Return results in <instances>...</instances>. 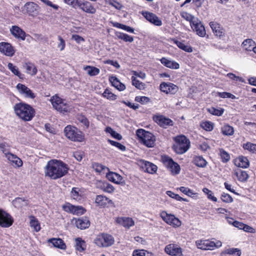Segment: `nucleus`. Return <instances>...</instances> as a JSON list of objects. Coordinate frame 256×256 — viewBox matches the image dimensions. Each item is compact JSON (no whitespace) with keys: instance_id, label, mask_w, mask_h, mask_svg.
Masks as SVG:
<instances>
[{"instance_id":"obj_1","label":"nucleus","mask_w":256,"mask_h":256,"mask_svg":"<svg viewBox=\"0 0 256 256\" xmlns=\"http://www.w3.org/2000/svg\"><path fill=\"white\" fill-rule=\"evenodd\" d=\"M68 166L56 160H49L44 170L45 176L52 180H56L66 175L68 172Z\"/></svg>"},{"instance_id":"obj_2","label":"nucleus","mask_w":256,"mask_h":256,"mask_svg":"<svg viewBox=\"0 0 256 256\" xmlns=\"http://www.w3.org/2000/svg\"><path fill=\"white\" fill-rule=\"evenodd\" d=\"M14 110L16 114L24 121H30L35 115L34 109L30 104L19 102L14 104Z\"/></svg>"},{"instance_id":"obj_3","label":"nucleus","mask_w":256,"mask_h":256,"mask_svg":"<svg viewBox=\"0 0 256 256\" xmlns=\"http://www.w3.org/2000/svg\"><path fill=\"white\" fill-rule=\"evenodd\" d=\"M173 140L174 144L172 148L177 154H182L190 148V142L184 136H176L173 138Z\"/></svg>"},{"instance_id":"obj_4","label":"nucleus","mask_w":256,"mask_h":256,"mask_svg":"<svg viewBox=\"0 0 256 256\" xmlns=\"http://www.w3.org/2000/svg\"><path fill=\"white\" fill-rule=\"evenodd\" d=\"M136 134L140 142L148 148H152L154 146L156 138L150 132L143 129H138Z\"/></svg>"},{"instance_id":"obj_5","label":"nucleus","mask_w":256,"mask_h":256,"mask_svg":"<svg viewBox=\"0 0 256 256\" xmlns=\"http://www.w3.org/2000/svg\"><path fill=\"white\" fill-rule=\"evenodd\" d=\"M64 133L68 138L74 142H82L84 139L83 133L76 128L71 126H66Z\"/></svg>"},{"instance_id":"obj_6","label":"nucleus","mask_w":256,"mask_h":256,"mask_svg":"<svg viewBox=\"0 0 256 256\" xmlns=\"http://www.w3.org/2000/svg\"><path fill=\"white\" fill-rule=\"evenodd\" d=\"M94 242L99 247H108L114 244V239L112 235L102 233L97 236Z\"/></svg>"},{"instance_id":"obj_7","label":"nucleus","mask_w":256,"mask_h":256,"mask_svg":"<svg viewBox=\"0 0 256 256\" xmlns=\"http://www.w3.org/2000/svg\"><path fill=\"white\" fill-rule=\"evenodd\" d=\"M196 244L198 248L204 250H212L214 248L222 246V242L220 240L216 242L209 240H200L196 241Z\"/></svg>"},{"instance_id":"obj_8","label":"nucleus","mask_w":256,"mask_h":256,"mask_svg":"<svg viewBox=\"0 0 256 256\" xmlns=\"http://www.w3.org/2000/svg\"><path fill=\"white\" fill-rule=\"evenodd\" d=\"M50 102L53 108L60 112H68L69 110L68 104L57 95L52 96L50 99Z\"/></svg>"},{"instance_id":"obj_9","label":"nucleus","mask_w":256,"mask_h":256,"mask_svg":"<svg viewBox=\"0 0 256 256\" xmlns=\"http://www.w3.org/2000/svg\"><path fill=\"white\" fill-rule=\"evenodd\" d=\"M162 160L165 166L172 174L175 175L179 174L180 168L177 163L168 156L164 157Z\"/></svg>"},{"instance_id":"obj_10","label":"nucleus","mask_w":256,"mask_h":256,"mask_svg":"<svg viewBox=\"0 0 256 256\" xmlns=\"http://www.w3.org/2000/svg\"><path fill=\"white\" fill-rule=\"evenodd\" d=\"M160 216L168 224L174 227H178L181 225V222L174 215L168 214L166 212H162L160 214Z\"/></svg>"},{"instance_id":"obj_11","label":"nucleus","mask_w":256,"mask_h":256,"mask_svg":"<svg viewBox=\"0 0 256 256\" xmlns=\"http://www.w3.org/2000/svg\"><path fill=\"white\" fill-rule=\"evenodd\" d=\"M62 208L66 212L76 215L82 214L86 212V210L82 206H75L70 203H66L63 205Z\"/></svg>"},{"instance_id":"obj_12","label":"nucleus","mask_w":256,"mask_h":256,"mask_svg":"<svg viewBox=\"0 0 256 256\" xmlns=\"http://www.w3.org/2000/svg\"><path fill=\"white\" fill-rule=\"evenodd\" d=\"M16 88L18 92L24 98L34 99L36 97V94L32 91L24 84L19 83L16 85Z\"/></svg>"},{"instance_id":"obj_13","label":"nucleus","mask_w":256,"mask_h":256,"mask_svg":"<svg viewBox=\"0 0 256 256\" xmlns=\"http://www.w3.org/2000/svg\"><path fill=\"white\" fill-rule=\"evenodd\" d=\"M116 222L126 228L129 229L134 225V221L130 217L120 216L118 217L115 220Z\"/></svg>"},{"instance_id":"obj_14","label":"nucleus","mask_w":256,"mask_h":256,"mask_svg":"<svg viewBox=\"0 0 256 256\" xmlns=\"http://www.w3.org/2000/svg\"><path fill=\"white\" fill-rule=\"evenodd\" d=\"M13 220L11 216L8 213L0 210V226L8 228L12 225Z\"/></svg>"},{"instance_id":"obj_15","label":"nucleus","mask_w":256,"mask_h":256,"mask_svg":"<svg viewBox=\"0 0 256 256\" xmlns=\"http://www.w3.org/2000/svg\"><path fill=\"white\" fill-rule=\"evenodd\" d=\"M165 252L168 254L172 256H182V251L181 248L175 244H170L165 248Z\"/></svg>"},{"instance_id":"obj_16","label":"nucleus","mask_w":256,"mask_h":256,"mask_svg":"<svg viewBox=\"0 0 256 256\" xmlns=\"http://www.w3.org/2000/svg\"><path fill=\"white\" fill-rule=\"evenodd\" d=\"M160 88L162 92L172 94H176L178 90L176 85L170 82H162L160 84Z\"/></svg>"},{"instance_id":"obj_17","label":"nucleus","mask_w":256,"mask_h":256,"mask_svg":"<svg viewBox=\"0 0 256 256\" xmlns=\"http://www.w3.org/2000/svg\"><path fill=\"white\" fill-rule=\"evenodd\" d=\"M154 121L161 127L166 128L173 125V122L170 118L163 116H157L154 117Z\"/></svg>"},{"instance_id":"obj_18","label":"nucleus","mask_w":256,"mask_h":256,"mask_svg":"<svg viewBox=\"0 0 256 256\" xmlns=\"http://www.w3.org/2000/svg\"><path fill=\"white\" fill-rule=\"evenodd\" d=\"M0 52L6 56H12L15 50L10 44L2 42L0 43Z\"/></svg>"},{"instance_id":"obj_19","label":"nucleus","mask_w":256,"mask_h":256,"mask_svg":"<svg viewBox=\"0 0 256 256\" xmlns=\"http://www.w3.org/2000/svg\"><path fill=\"white\" fill-rule=\"evenodd\" d=\"M143 16L150 22L156 26L162 25V20L154 14L148 12H142Z\"/></svg>"},{"instance_id":"obj_20","label":"nucleus","mask_w":256,"mask_h":256,"mask_svg":"<svg viewBox=\"0 0 256 256\" xmlns=\"http://www.w3.org/2000/svg\"><path fill=\"white\" fill-rule=\"evenodd\" d=\"M210 26L216 36L221 38L224 36V32L223 28L217 22H210Z\"/></svg>"},{"instance_id":"obj_21","label":"nucleus","mask_w":256,"mask_h":256,"mask_svg":"<svg viewBox=\"0 0 256 256\" xmlns=\"http://www.w3.org/2000/svg\"><path fill=\"white\" fill-rule=\"evenodd\" d=\"M78 8L88 14H94L96 12V9L92 4L88 1L80 2Z\"/></svg>"},{"instance_id":"obj_22","label":"nucleus","mask_w":256,"mask_h":256,"mask_svg":"<svg viewBox=\"0 0 256 256\" xmlns=\"http://www.w3.org/2000/svg\"><path fill=\"white\" fill-rule=\"evenodd\" d=\"M38 6L33 2H26L22 8V12L30 15L36 14L38 10Z\"/></svg>"},{"instance_id":"obj_23","label":"nucleus","mask_w":256,"mask_h":256,"mask_svg":"<svg viewBox=\"0 0 256 256\" xmlns=\"http://www.w3.org/2000/svg\"><path fill=\"white\" fill-rule=\"evenodd\" d=\"M6 157L14 166L19 168L22 166V160L16 156L12 153H6Z\"/></svg>"},{"instance_id":"obj_24","label":"nucleus","mask_w":256,"mask_h":256,"mask_svg":"<svg viewBox=\"0 0 256 256\" xmlns=\"http://www.w3.org/2000/svg\"><path fill=\"white\" fill-rule=\"evenodd\" d=\"M11 34L16 38L24 40L26 33L20 27L14 26L10 29Z\"/></svg>"},{"instance_id":"obj_25","label":"nucleus","mask_w":256,"mask_h":256,"mask_svg":"<svg viewBox=\"0 0 256 256\" xmlns=\"http://www.w3.org/2000/svg\"><path fill=\"white\" fill-rule=\"evenodd\" d=\"M193 17V26H194V29L196 32V34L201 37H204L206 34L205 28L202 22H196ZM197 21H198L197 20Z\"/></svg>"},{"instance_id":"obj_26","label":"nucleus","mask_w":256,"mask_h":256,"mask_svg":"<svg viewBox=\"0 0 256 256\" xmlns=\"http://www.w3.org/2000/svg\"><path fill=\"white\" fill-rule=\"evenodd\" d=\"M241 251L237 248H228L222 251L220 256H240Z\"/></svg>"},{"instance_id":"obj_27","label":"nucleus","mask_w":256,"mask_h":256,"mask_svg":"<svg viewBox=\"0 0 256 256\" xmlns=\"http://www.w3.org/2000/svg\"><path fill=\"white\" fill-rule=\"evenodd\" d=\"M160 61L161 63L165 66L172 69H178L180 68V64L175 61L171 60L166 58H162Z\"/></svg>"},{"instance_id":"obj_28","label":"nucleus","mask_w":256,"mask_h":256,"mask_svg":"<svg viewBox=\"0 0 256 256\" xmlns=\"http://www.w3.org/2000/svg\"><path fill=\"white\" fill-rule=\"evenodd\" d=\"M76 227L81 230L86 229L89 227L90 222L87 218H81L76 220Z\"/></svg>"},{"instance_id":"obj_29","label":"nucleus","mask_w":256,"mask_h":256,"mask_svg":"<svg viewBox=\"0 0 256 256\" xmlns=\"http://www.w3.org/2000/svg\"><path fill=\"white\" fill-rule=\"evenodd\" d=\"M234 174L236 176L238 180L242 182L246 181L248 178V175L247 172L240 168H238L234 170Z\"/></svg>"},{"instance_id":"obj_30","label":"nucleus","mask_w":256,"mask_h":256,"mask_svg":"<svg viewBox=\"0 0 256 256\" xmlns=\"http://www.w3.org/2000/svg\"><path fill=\"white\" fill-rule=\"evenodd\" d=\"M196 144L197 146L198 149L200 150L202 152H206L210 148V146L204 139V138L202 136L200 137L199 142H196Z\"/></svg>"},{"instance_id":"obj_31","label":"nucleus","mask_w":256,"mask_h":256,"mask_svg":"<svg viewBox=\"0 0 256 256\" xmlns=\"http://www.w3.org/2000/svg\"><path fill=\"white\" fill-rule=\"evenodd\" d=\"M95 202L99 206H104L108 204L112 203V200L105 196L98 195L96 196Z\"/></svg>"},{"instance_id":"obj_32","label":"nucleus","mask_w":256,"mask_h":256,"mask_svg":"<svg viewBox=\"0 0 256 256\" xmlns=\"http://www.w3.org/2000/svg\"><path fill=\"white\" fill-rule=\"evenodd\" d=\"M107 178L115 184H120L122 182V177L119 174L116 172H109L106 174Z\"/></svg>"},{"instance_id":"obj_33","label":"nucleus","mask_w":256,"mask_h":256,"mask_svg":"<svg viewBox=\"0 0 256 256\" xmlns=\"http://www.w3.org/2000/svg\"><path fill=\"white\" fill-rule=\"evenodd\" d=\"M48 242L52 243V245L56 248L62 250H64L66 248V246L64 241L60 238H53L50 239L48 240Z\"/></svg>"},{"instance_id":"obj_34","label":"nucleus","mask_w":256,"mask_h":256,"mask_svg":"<svg viewBox=\"0 0 256 256\" xmlns=\"http://www.w3.org/2000/svg\"><path fill=\"white\" fill-rule=\"evenodd\" d=\"M110 82L114 86L120 91L123 90L126 88L124 84L120 82L116 76L110 77Z\"/></svg>"},{"instance_id":"obj_35","label":"nucleus","mask_w":256,"mask_h":256,"mask_svg":"<svg viewBox=\"0 0 256 256\" xmlns=\"http://www.w3.org/2000/svg\"><path fill=\"white\" fill-rule=\"evenodd\" d=\"M82 192L78 188H73L70 192L71 197L76 200H80L82 197Z\"/></svg>"},{"instance_id":"obj_36","label":"nucleus","mask_w":256,"mask_h":256,"mask_svg":"<svg viewBox=\"0 0 256 256\" xmlns=\"http://www.w3.org/2000/svg\"><path fill=\"white\" fill-rule=\"evenodd\" d=\"M235 164L239 168H246L249 166V162L246 158L242 156L236 160Z\"/></svg>"},{"instance_id":"obj_37","label":"nucleus","mask_w":256,"mask_h":256,"mask_svg":"<svg viewBox=\"0 0 256 256\" xmlns=\"http://www.w3.org/2000/svg\"><path fill=\"white\" fill-rule=\"evenodd\" d=\"M115 34L118 38L126 42H132L134 41L133 37L126 34L116 32Z\"/></svg>"},{"instance_id":"obj_38","label":"nucleus","mask_w":256,"mask_h":256,"mask_svg":"<svg viewBox=\"0 0 256 256\" xmlns=\"http://www.w3.org/2000/svg\"><path fill=\"white\" fill-rule=\"evenodd\" d=\"M30 224L31 228L38 232L40 230V224L37 218L34 216H30Z\"/></svg>"},{"instance_id":"obj_39","label":"nucleus","mask_w":256,"mask_h":256,"mask_svg":"<svg viewBox=\"0 0 256 256\" xmlns=\"http://www.w3.org/2000/svg\"><path fill=\"white\" fill-rule=\"evenodd\" d=\"M84 70L87 72L88 74L90 76H96L100 72V70L96 67L87 66L84 68Z\"/></svg>"},{"instance_id":"obj_40","label":"nucleus","mask_w":256,"mask_h":256,"mask_svg":"<svg viewBox=\"0 0 256 256\" xmlns=\"http://www.w3.org/2000/svg\"><path fill=\"white\" fill-rule=\"evenodd\" d=\"M242 46L245 50L250 51L255 47V42L252 39H246L243 42Z\"/></svg>"},{"instance_id":"obj_41","label":"nucleus","mask_w":256,"mask_h":256,"mask_svg":"<svg viewBox=\"0 0 256 256\" xmlns=\"http://www.w3.org/2000/svg\"><path fill=\"white\" fill-rule=\"evenodd\" d=\"M24 68L26 69V73L30 74L31 76H34L37 73V68L34 64L32 63H26L24 66Z\"/></svg>"},{"instance_id":"obj_42","label":"nucleus","mask_w":256,"mask_h":256,"mask_svg":"<svg viewBox=\"0 0 256 256\" xmlns=\"http://www.w3.org/2000/svg\"><path fill=\"white\" fill-rule=\"evenodd\" d=\"M194 164L200 168H204L207 165V162L202 156H196L194 160Z\"/></svg>"},{"instance_id":"obj_43","label":"nucleus","mask_w":256,"mask_h":256,"mask_svg":"<svg viewBox=\"0 0 256 256\" xmlns=\"http://www.w3.org/2000/svg\"><path fill=\"white\" fill-rule=\"evenodd\" d=\"M86 242L80 238H77L76 240V250L80 252L84 251L86 249Z\"/></svg>"},{"instance_id":"obj_44","label":"nucleus","mask_w":256,"mask_h":256,"mask_svg":"<svg viewBox=\"0 0 256 256\" xmlns=\"http://www.w3.org/2000/svg\"><path fill=\"white\" fill-rule=\"evenodd\" d=\"M222 134L224 136H232L234 133V129L233 127L228 125H224L221 128Z\"/></svg>"},{"instance_id":"obj_45","label":"nucleus","mask_w":256,"mask_h":256,"mask_svg":"<svg viewBox=\"0 0 256 256\" xmlns=\"http://www.w3.org/2000/svg\"><path fill=\"white\" fill-rule=\"evenodd\" d=\"M146 170L150 174H154L157 170V166L152 163L146 162L144 163Z\"/></svg>"},{"instance_id":"obj_46","label":"nucleus","mask_w":256,"mask_h":256,"mask_svg":"<svg viewBox=\"0 0 256 256\" xmlns=\"http://www.w3.org/2000/svg\"><path fill=\"white\" fill-rule=\"evenodd\" d=\"M13 205L16 208H20L26 206L28 204L27 200L21 198H17L12 201Z\"/></svg>"},{"instance_id":"obj_47","label":"nucleus","mask_w":256,"mask_h":256,"mask_svg":"<svg viewBox=\"0 0 256 256\" xmlns=\"http://www.w3.org/2000/svg\"><path fill=\"white\" fill-rule=\"evenodd\" d=\"M202 128L208 132H210L214 129V124L210 121L202 122L200 124Z\"/></svg>"},{"instance_id":"obj_48","label":"nucleus","mask_w":256,"mask_h":256,"mask_svg":"<svg viewBox=\"0 0 256 256\" xmlns=\"http://www.w3.org/2000/svg\"><path fill=\"white\" fill-rule=\"evenodd\" d=\"M242 148L245 150L249 151L252 153H256V144L251 143L250 142H247L246 144H244Z\"/></svg>"},{"instance_id":"obj_49","label":"nucleus","mask_w":256,"mask_h":256,"mask_svg":"<svg viewBox=\"0 0 256 256\" xmlns=\"http://www.w3.org/2000/svg\"><path fill=\"white\" fill-rule=\"evenodd\" d=\"M78 122L80 123L82 126H85L86 128L89 126V122L88 119L83 115L78 114L76 116Z\"/></svg>"},{"instance_id":"obj_50","label":"nucleus","mask_w":256,"mask_h":256,"mask_svg":"<svg viewBox=\"0 0 256 256\" xmlns=\"http://www.w3.org/2000/svg\"><path fill=\"white\" fill-rule=\"evenodd\" d=\"M220 155V156L222 161L223 162H226L230 160V156L229 154L222 148L219 150Z\"/></svg>"},{"instance_id":"obj_51","label":"nucleus","mask_w":256,"mask_h":256,"mask_svg":"<svg viewBox=\"0 0 256 256\" xmlns=\"http://www.w3.org/2000/svg\"><path fill=\"white\" fill-rule=\"evenodd\" d=\"M208 111L212 114L217 116H220L223 114L224 112V110L222 108L217 109L212 107L208 108Z\"/></svg>"},{"instance_id":"obj_52","label":"nucleus","mask_w":256,"mask_h":256,"mask_svg":"<svg viewBox=\"0 0 256 256\" xmlns=\"http://www.w3.org/2000/svg\"><path fill=\"white\" fill-rule=\"evenodd\" d=\"M106 132L110 134V135L114 138H116L118 140H120L122 139V136L116 132V131L114 130L110 127H107L106 128Z\"/></svg>"},{"instance_id":"obj_53","label":"nucleus","mask_w":256,"mask_h":256,"mask_svg":"<svg viewBox=\"0 0 256 256\" xmlns=\"http://www.w3.org/2000/svg\"><path fill=\"white\" fill-rule=\"evenodd\" d=\"M102 96L104 98H106L107 99L111 100H115L116 98V96L114 94H112L109 90L106 89L104 93L102 94Z\"/></svg>"},{"instance_id":"obj_54","label":"nucleus","mask_w":256,"mask_h":256,"mask_svg":"<svg viewBox=\"0 0 256 256\" xmlns=\"http://www.w3.org/2000/svg\"><path fill=\"white\" fill-rule=\"evenodd\" d=\"M202 191L207 195V197L209 200L215 202L217 201L216 198L214 196V193L211 190L207 188H204Z\"/></svg>"},{"instance_id":"obj_55","label":"nucleus","mask_w":256,"mask_h":256,"mask_svg":"<svg viewBox=\"0 0 256 256\" xmlns=\"http://www.w3.org/2000/svg\"><path fill=\"white\" fill-rule=\"evenodd\" d=\"M67 4L71 6L74 9L78 8L80 1L78 0H64Z\"/></svg>"},{"instance_id":"obj_56","label":"nucleus","mask_w":256,"mask_h":256,"mask_svg":"<svg viewBox=\"0 0 256 256\" xmlns=\"http://www.w3.org/2000/svg\"><path fill=\"white\" fill-rule=\"evenodd\" d=\"M174 42L175 44L177 45V46L179 48H181V49H182V50H185L186 52H192V48L189 47V46H186L182 42H179V41H178V40H174Z\"/></svg>"},{"instance_id":"obj_57","label":"nucleus","mask_w":256,"mask_h":256,"mask_svg":"<svg viewBox=\"0 0 256 256\" xmlns=\"http://www.w3.org/2000/svg\"><path fill=\"white\" fill-rule=\"evenodd\" d=\"M8 68L15 75L21 78V73L19 72L18 68L12 63H9L8 65Z\"/></svg>"},{"instance_id":"obj_58","label":"nucleus","mask_w":256,"mask_h":256,"mask_svg":"<svg viewBox=\"0 0 256 256\" xmlns=\"http://www.w3.org/2000/svg\"><path fill=\"white\" fill-rule=\"evenodd\" d=\"M102 188L104 192L108 193H112L114 190V187L111 184L107 182L102 184Z\"/></svg>"},{"instance_id":"obj_59","label":"nucleus","mask_w":256,"mask_h":256,"mask_svg":"<svg viewBox=\"0 0 256 256\" xmlns=\"http://www.w3.org/2000/svg\"><path fill=\"white\" fill-rule=\"evenodd\" d=\"M132 84L136 88L140 90H142L144 88V84L143 83L138 80L134 76H132Z\"/></svg>"},{"instance_id":"obj_60","label":"nucleus","mask_w":256,"mask_h":256,"mask_svg":"<svg viewBox=\"0 0 256 256\" xmlns=\"http://www.w3.org/2000/svg\"><path fill=\"white\" fill-rule=\"evenodd\" d=\"M10 146L6 142H0V149L6 156V153H10L9 148Z\"/></svg>"},{"instance_id":"obj_61","label":"nucleus","mask_w":256,"mask_h":256,"mask_svg":"<svg viewBox=\"0 0 256 256\" xmlns=\"http://www.w3.org/2000/svg\"><path fill=\"white\" fill-rule=\"evenodd\" d=\"M108 142L110 144L118 148L120 150L122 151H124L126 150V146L120 142L110 140H108Z\"/></svg>"},{"instance_id":"obj_62","label":"nucleus","mask_w":256,"mask_h":256,"mask_svg":"<svg viewBox=\"0 0 256 256\" xmlns=\"http://www.w3.org/2000/svg\"><path fill=\"white\" fill-rule=\"evenodd\" d=\"M181 16L190 22V26L192 28V15L186 12H181Z\"/></svg>"},{"instance_id":"obj_63","label":"nucleus","mask_w":256,"mask_h":256,"mask_svg":"<svg viewBox=\"0 0 256 256\" xmlns=\"http://www.w3.org/2000/svg\"><path fill=\"white\" fill-rule=\"evenodd\" d=\"M221 199L222 202L226 203L232 202L233 201L232 197L229 194L224 192L222 194Z\"/></svg>"},{"instance_id":"obj_64","label":"nucleus","mask_w":256,"mask_h":256,"mask_svg":"<svg viewBox=\"0 0 256 256\" xmlns=\"http://www.w3.org/2000/svg\"><path fill=\"white\" fill-rule=\"evenodd\" d=\"M149 255L150 253L144 250H136L133 252V256H149Z\"/></svg>"}]
</instances>
